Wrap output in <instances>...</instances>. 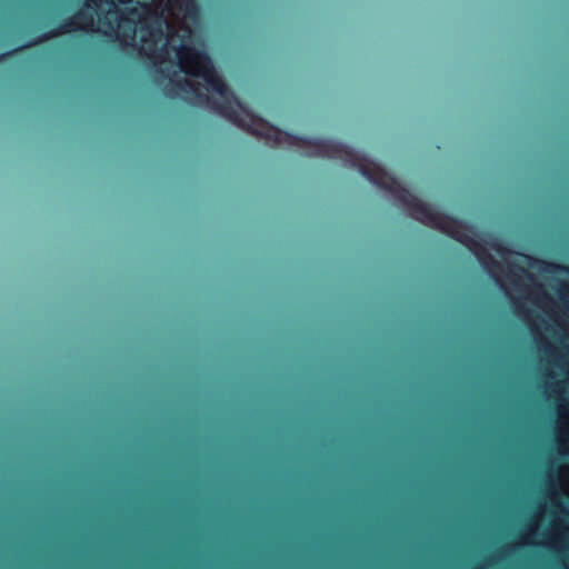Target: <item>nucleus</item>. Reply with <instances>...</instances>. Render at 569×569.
Listing matches in <instances>:
<instances>
[{
    "instance_id": "1",
    "label": "nucleus",
    "mask_w": 569,
    "mask_h": 569,
    "mask_svg": "<svg viewBox=\"0 0 569 569\" xmlns=\"http://www.w3.org/2000/svg\"><path fill=\"white\" fill-rule=\"evenodd\" d=\"M262 138L271 146L289 144L307 147L310 154L342 161L359 172L377 187L390 192L409 214L427 227L439 230L466 247L478 260L480 266L495 279L501 271L500 263L477 239L475 227L468 222L439 211L430 203L423 202L407 189L393 174L366 154L353 148L327 138H303L283 131L262 119Z\"/></svg>"
},
{
    "instance_id": "2",
    "label": "nucleus",
    "mask_w": 569,
    "mask_h": 569,
    "mask_svg": "<svg viewBox=\"0 0 569 569\" xmlns=\"http://www.w3.org/2000/svg\"><path fill=\"white\" fill-rule=\"evenodd\" d=\"M93 26V16L84 9L77 11L72 17L64 20L58 27L49 31L42 38L34 43L41 42L46 39H50L60 34L69 33L73 30H87Z\"/></svg>"
},
{
    "instance_id": "3",
    "label": "nucleus",
    "mask_w": 569,
    "mask_h": 569,
    "mask_svg": "<svg viewBox=\"0 0 569 569\" xmlns=\"http://www.w3.org/2000/svg\"><path fill=\"white\" fill-rule=\"evenodd\" d=\"M174 6L183 11L187 16H193L198 13V3L196 0H172Z\"/></svg>"
},
{
    "instance_id": "4",
    "label": "nucleus",
    "mask_w": 569,
    "mask_h": 569,
    "mask_svg": "<svg viewBox=\"0 0 569 569\" xmlns=\"http://www.w3.org/2000/svg\"><path fill=\"white\" fill-rule=\"evenodd\" d=\"M539 262H540V263H542V264H547V266L551 267L553 270L565 269V268H563L562 266H560V264H556V263H547L546 261H542V260H541V261H539Z\"/></svg>"
},
{
    "instance_id": "5",
    "label": "nucleus",
    "mask_w": 569,
    "mask_h": 569,
    "mask_svg": "<svg viewBox=\"0 0 569 569\" xmlns=\"http://www.w3.org/2000/svg\"><path fill=\"white\" fill-rule=\"evenodd\" d=\"M520 271H522L527 278L530 280V281H535V278L531 273H529L526 269H523L522 267H517Z\"/></svg>"
},
{
    "instance_id": "6",
    "label": "nucleus",
    "mask_w": 569,
    "mask_h": 569,
    "mask_svg": "<svg viewBox=\"0 0 569 569\" xmlns=\"http://www.w3.org/2000/svg\"><path fill=\"white\" fill-rule=\"evenodd\" d=\"M14 51H9L0 54V62L4 61L8 57L12 56Z\"/></svg>"
},
{
    "instance_id": "7",
    "label": "nucleus",
    "mask_w": 569,
    "mask_h": 569,
    "mask_svg": "<svg viewBox=\"0 0 569 569\" xmlns=\"http://www.w3.org/2000/svg\"><path fill=\"white\" fill-rule=\"evenodd\" d=\"M537 288L539 289V291L543 295V297L546 299H549V296L542 290V287L540 283H536Z\"/></svg>"
},
{
    "instance_id": "8",
    "label": "nucleus",
    "mask_w": 569,
    "mask_h": 569,
    "mask_svg": "<svg viewBox=\"0 0 569 569\" xmlns=\"http://www.w3.org/2000/svg\"><path fill=\"white\" fill-rule=\"evenodd\" d=\"M495 558H496L495 556L489 557V558H488V561L491 563V562L493 561V559H495Z\"/></svg>"
},
{
    "instance_id": "9",
    "label": "nucleus",
    "mask_w": 569,
    "mask_h": 569,
    "mask_svg": "<svg viewBox=\"0 0 569 569\" xmlns=\"http://www.w3.org/2000/svg\"><path fill=\"white\" fill-rule=\"evenodd\" d=\"M121 3L126 4L128 3L130 0H119Z\"/></svg>"
},
{
    "instance_id": "10",
    "label": "nucleus",
    "mask_w": 569,
    "mask_h": 569,
    "mask_svg": "<svg viewBox=\"0 0 569 569\" xmlns=\"http://www.w3.org/2000/svg\"><path fill=\"white\" fill-rule=\"evenodd\" d=\"M566 271L569 273V268H566Z\"/></svg>"
}]
</instances>
